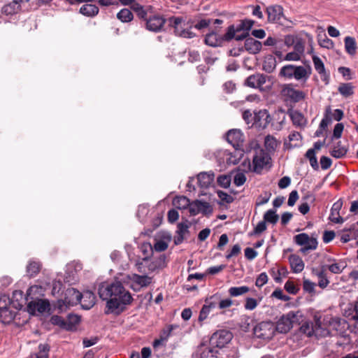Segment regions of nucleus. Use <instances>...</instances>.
Returning a JSON list of instances; mask_svg holds the SVG:
<instances>
[{
    "label": "nucleus",
    "mask_w": 358,
    "mask_h": 358,
    "mask_svg": "<svg viewBox=\"0 0 358 358\" xmlns=\"http://www.w3.org/2000/svg\"><path fill=\"white\" fill-rule=\"evenodd\" d=\"M98 294L102 300L106 301V314L120 315L133 301L131 293L118 280L101 284Z\"/></svg>",
    "instance_id": "f257e3e1"
},
{
    "label": "nucleus",
    "mask_w": 358,
    "mask_h": 358,
    "mask_svg": "<svg viewBox=\"0 0 358 358\" xmlns=\"http://www.w3.org/2000/svg\"><path fill=\"white\" fill-rule=\"evenodd\" d=\"M344 320L338 317H324L322 320V316L319 313H316L313 317L311 331L308 333L309 336L313 335L317 337H325L330 334L329 328L338 331L339 327Z\"/></svg>",
    "instance_id": "f03ea898"
},
{
    "label": "nucleus",
    "mask_w": 358,
    "mask_h": 358,
    "mask_svg": "<svg viewBox=\"0 0 358 358\" xmlns=\"http://www.w3.org/2000/svg\"><path fill=\"white\" fill-rule=\"evenodd\" d=\"M250 150L249 152L252 158V171L257 173H261L262 171L269 164L271 157L258 144L257 141H252L250 143Z\"/></svg>",
    "instance_id": "7ed1b4c3"
},
{
    "label": "nucleus",
    "mask_w": 358,
    "mask_h": 358,
    "mask_svg": "<svg viewBox=\"0 0 358 358\" xmlns=\"http://www.w3.org/2000/svg\"><path fill=\"white\" fill-rule=\"evenodd\" d=\"M312 69L310 66L307 67L287 64L283 66L280 71V76L287 79H295L303 83H306L311 75Z\"/></svg>",
    "instance_id": "20e7f679"
},
{
    "label": "nucleus",
    "mask_w": 358,
    "mask_h": 358,
    "mask_svg": "<svg viewBox=\"0 0 358 358\" xmlns=\"http://www.w3.org/2000/svg\"><path fill=\"white\" fill-rule=\"evenodd\" d=\"M169 26L173 29L174 34L185 38H192L195 34L192 31V23L180 16H173L168 19Z\"/></svg>",
    "instance_id": "39448f33"
},
{
    "label": "nucleus",
    "mask_w": 358,
    "mask_h": 358,
    "mask_svg": "<svg viewBox=\"0 0 358 358\" xmlns=\"http://www.w3.org/2000/svg\"><path fill=\"white\" fill-rule=\"evenodd\" d=\"M37 287H31L27 289L25 300L27 301V311L30 314H35L36 312L40 313H45L48 308L50 303L48 301L43 299H37L29 301V298L32 299L31 296V292L34 289H36Z\"/></svg>",
    "instance_id": "423d86ee"
},
{
    "label": "nucleus",
    "mask_w": 358,
    "mask_h": 358,
    "mask_svg": "<svg viewBox=\"0 0 358 358\" xmlns=\"http://www.w3.org/2000/svg\"><path fill=\"white\" fill-rule=\"evenodd\" d=\"M294 243L301 246L300 252L306 254L309 251L315 250L317 248L318 242L315 237L310 236L308 234L301 233L294 236Z\"/></svg>",
    "instance_id": "0eeeda50"
},
{
    "label": "nucleus",
    "mask_w": 358,
    "mask_h": 358,
    "mask_svg": "<svg viewBox=\"0 0 358 358\" xmlns=\"http://www.w3.org/2000/svg\"><path fill=\"white\" fill-rule=\"evenodd\" d=\"M298 322V313L290 311L280 317L277 322L275 329L278 332L285 334Z\"/></svg>",
    "instance_id": "6e6552de"
},
{
    "label": "nucleus",
    "mask_w": 358,
    "mask_h": 358,
    "mask_svg": "<svg viewBox=\"0 0 358 358\" xmlns=\"http://www.w3.org/2000/svg\"><path fill=\"white\" fill-rule=\"evenodd\" d=\"M232 337V334L229 330H219L211 336L210 343L217 348H222L231 341Z\"/></svg>",
    "instance_id": "1a4fd4ad"
},
{
    "label": "nucleus",
    "mask_w": 358,
    "mask_h": 358,
    "mask_svg": "<svg viewBox=\"0 0 358 358\" xmlns=\"http://www.w3.org/2000/svg\"><path fill=\"white\" fill-rule=\"evenodd\" d=\"M273 332L274 329L273 324L268 322H260L253 329L254 335L258 338L264 340L271 338L273 336Z\"/></svg>",
    "instance_id": "9d476101"
},
{
    "label": "nucleus",
    "mask_w": 358,
    "mask_h": 358,
    "mask_svg": "<svg viewBox=\"0 0 358 358\" xmlns=\"http://www.w3.org/2000/svg\"><path fill=\"white\" fill-rule=\"evenodd\" d=\"M281 94L294 103L303 100L306 96V94L303 91L295 90L290 84L283 85Z\"/></svg>",
    "instance_id": "9b49d317"
},
{
    "label": "nucleus",
    "mask_w": 358,
    "mask_h": 358,
    "mask_svg": "<svg viewBox=\"0 0 358 358\" xmlns=\"http://www.w3.org/2000/svg\"><path fill=\"white\" fill-rule=\"evenodd\" d=\"M83 269L82 264L73 261L68 264L66 266V276L64 281L69 284H73L78 280V273Z\"/></svg>",
    "instance_id": "f8f14e48"
},
{
    "label": "nucleus",
    "mask_w": 358,
    "mask_h": 358,
    "mask_svg": "<svg viewBox=\"0 0 358 358\" xmlns=\"http://www.w3.org/2000/svg\"><path fill=\"white\" fill-rule=\"evenodd\" d=\"M129 278L131 280V288L136 292L139 291L143 287H148L152 280V278L147 275H141L136 273L129 276Z\"/></svg>",
    "instance_id": "ddd939ff"
},
{
    "label": "nucleus",
    "mask_w": 358,
    "mask_h": 358,
    "mask_svg": "<svg viewBox=\"0 0 358 358\" xmlns=\"http://www.w3.org/2000/svg\"><path fill=\"white\" fill-rule=\"evenodd\" d=\"M313 62L314 68L317 73L320 75L322 81L327 85L330 82V74L326 70L324 64L322 59L317 55L313 56Z\"/></svg>",
    "instance_id": "4468645a"
},
{
    "label": "nucleus",
    "mask_w": 358,
    "mask_h": 358,
    "mask_svg": "<svg viewBox=\"0 0 358 358\" xmlns=\"http://www.w3.org/2000/svg\"><path fill=\"white\" fill-rule=\"evenodd\" d=\"M82 293L76 289L70 287L64 292L63 303L66 306H71L81 301Z\"/></svg>",
    "instance_id": "2eb2a0df"
},
{
    "label": "nucleus",
    "mask_w": 358,
    "mask_h": 358,
    "mask_svg": "<svg viewBox=\"0 0 358 358\" xmlns=\"http://www.w3.org/2000/svg\"><path fill=\"white\" fill-rule=\"evenodd\" d=\"M226 139L235 149L238 150L242 145L243 134L240 129H233L227 133Z\"/></svg>",
    "instance_id": "dca6fc26"
},
{
    "label": "nucleus",
    "mask_w": 358,
    "mask_h": 358,
    "mask_svg": "<svg viewBox=\"0 0 358 358\" xmlns=\"http://www.w3.org/2000/svg\"><path fill=\"white\" fill-rule=\"evenodd\" d=\"M166 266V257L165 255H160L155 257L152 259H148L147 266L149 273L158 272Z\"/></svg>",
    "instance_id": "f3484780"
},
{
    "label": "nucleus",
    "mask_w": 358,
    "mask_h": 358,
    "mask_svg": "<svg viewBox=\"0 0 358 358\" xmlns=\"http://www.w3.org/2000/svg\"><path fill=\"white\" fill-rule=\"evenodd\" d=\"M166 20L161 16L154 15L146 22V28L152 31L158 32L162 30Z\"/></svg>",
    "instance_id": "a211bd4d"
},
{
    "label": "nucleus",
    "mask_w": 358,
    "mask_h": 358,
    "mask_svg": "<svg viewBox=\"0 0 358 358\" xmlns=\"http://www.w3.org/2000/svg\"><path fill=\"white\" fill-rule=\"evenodd\" d=\"M266 81V76L264 74L256 73L248 77L245 85L252 88H261Z\"/></svg>",
    "instance_id": "6ab92c4d"
},
{
    "label": "nucleus",
    "mask_w": 358,
    "mask_h": 358,
    "mask_svg": "<svg viewBox=\"0 0 358 358\" xmlns=\"http://www.w3.org/2000/svg\"><path fill=\"white\" fill-rule=\"evenodd\" d=\"M282 7L278 5L269 6L266 8L268 20L271 22H280L283 16Z\"/></svg>",
    "instance_id": "aec40b11"
},
{
    "label": "nucleus",
    "mask_w": 358,
    "mask_h": 358,
    "mask_svg": "<svg viewBox=\"0 0 358 358\" xmlns=\"http://www.w3.org/2000/svg\"><path fill=\"white\" fill-rule=\"evenodd\" d=\"M343 206V201L339 199L336 201L331 207L329 220L334 223H343L344 219L340 216V210Z\"/></svg>",
    "instance_id": "412c9836"
},
{
    "label": "nucleus",
    "mask_w": 358,
    "mask_h": 358,
    "mask_svg": "<svg viewBox=\"0 0 358 358\" xmlns=\"http://www.w3.org/2000/svg\"><path fill=\"white\" fill-rule=\"evenodd\" d=\"M244 47L245 50L250 54L256 55L261 51L262 44L260 41L249 37L245 39Z\"/></svg>",
    "instance_id": "4be33fe9"
},
{
    "label": "nucleus",
    "mask_w": 358,
    "mask_h": 358,
    "mask_svg": "<svg viewBox=\"0 0 358 358\" xmlns=\"http://www.w3.org/2000/svg\"><path fill=\"white\" fill-rule=\"evenodd\" d=\"M95 295L91 291H86L82 293L81 301L80 302L83 308L90 309L95 304Z\"/></svg>",
    "instance_id": "5701e85b"
},
{
    "label": "nucleus",
    "mask_w": 358,
    "mask_h": 358,
    "mask_svg": "<svg viewBox=\"0 0 358 358\" xmlns=\"http://www.w3.org/2000/svg\"><path fill=\"white\" fill-rule=\"evenodd\" d=\"M213 172H202L198 174L197 180L199 186L202 188H208L214 180Z\"/></svg>",
    "instance_id": "b1692460"
},
{
    "label": "nucleus",
    "mask_w": 358,
    "mask_h": 358,
    "mask_svg": "<svg viewBox=\"0 0 358 358\" xmlns=\"http://www.w3.org/2000/svg\"><path fill=\"white\" fill-rule=\"evenodd\" d=\"M204 41L207 45L211 47L220 46L223 43L222 36H219L215 31H212L211 32L207 34L205 36Z\"/></svg>",
    "instance_id": "393cba45"
},
{
    "label": "nucleus",
    "mask_w": 358,
    "mask_h": 358,
    "mask_svg": "<svg viewBox=\"0 0 358 358\" xmlns=\"http://www.w3.org/2000/svg\"><path fill=\"white\" fill-rule=\"evenodd\" d=\"M289 262L294 273H299L303 270L304 263L299 256L296 255H291L289 257Z\"/></svg>",
    "instance_id": "a878e982"
},
{
    "label": "nucleus",
    "mask_w": 358,
    "mask_h": 358,
    "mask_svg": "<svg viewBox=\"0 0 358 358\" xmlns=\"http://www.w3.org/2000/svg\"><path fill=\"white\" fill-rule=\"evenodd\" d=\"M15 313L10 310L8 306L0 308V320L3 324H8L13 321Z\"/></svg>",
    "instance_id": "bb28decb"
},
{
    "label": "nucleus",
    "mask_w": 358,
    "mask_h": 358,
    "mask_svg": "<svg viewBox=\"0 0 358 358\" xmlns=\"http://www.w3.org/2000/svg\"><path fill=\"white\" fill-rule=\"evenodd\" d=\"M99 9L94 4H84L80 8V13L87 17H94L99 13Z\"/></svg>",
    "instance_id": "cd10ccee"
},
{
    "label": "nucleus",
    "mask_w": 358,
    "mask_h": 358,
    "mask_svg": "<svg viewBox=\"0 0 358 358\" xmlns=\"http://www.w3.org/2000/svg\"><path fill=\"white\" fill-rule=\"evenodd\" d=\"M345 49L350 55H355L357 52V45L355 38L351 36H346L344 38Z\"/></svg>",
    "instance_id": "c85d7f7f"
},
{
    "label": "nucleus",
    "mask_w": 358,
    "mask_h": 358,
    "mask_svg": "<svg viewBox=\"0 0 358 358\" xmlns=\"http://www.w3.org/2000/svg\"><path fill=\"white\" fill-rule=\"evenodd\" d=\"M280 143L271 135H267L264 138V146L268 152H275Z\"/></svg>",
    "instance_id": "c756f323"
},
{
    "label": "nucleus",
    "mask_w": 358,
    "mask_h": 358,
    "mask_svg": "<svg viewBox=\"0 0 358 358\" xmlns=\"http://www.w3.org/2000/svg\"><path fill=\"white\" fill-rule=\"evenodd\" d=\"M200 358H217V350L208 346H201L199 350Z\"/></svg>",
    "instance_id": "7c9ffc66"
},
{
    "label": "nucleus",
    "mask_w": 358,
    "mask_h": 358,
    "mask_svg": "<svg viewBox=\"0 0 358 358\" xmlns=\"http://www.w3.org/2000/svg\"><path fill=\"white\" fill-rule=\"evenodd\" d=\"M348 149L342 145L341 141L335 145L331 151V155L336 159L342 158L346 155Z\"/></svg>",
    "instance_id": "2f4dec72"
},
{
    "label": "nucleus",
    "mask_w": 358,
    "mask_h": 358,
    "mask_svg": "<svg viewBox=\"0 0 358 358\" xmlns=\"http://www.w3.org/2000/svg\"><path fill=\"white\" fill-rule=\"evenodd\" d=\"M347 266V264L343 261L332 260V262L327 266L329 271L333 273L338 274L342 273L343 269Z\"/></svg>",
    "instance_id": "473e14b6"
},
{
    "label": "nucleus",
    "mask_w": 358,
    "mask_h": 358,
    "mask_svg": "<svg viewBox=\"0 0 358 358\" xmlns=\"http://www.w3.org/2000/svg\"><path fill=\"white\" fill-rule=\"evenodd\" d=\"M41 265L39 262L30 260L27 266V273L29 277H34L41 270Z\"/></svg>",
    "instance_id": "72a5a7b5"
},
{
    "label": "nucleus",
    "mask_w": 358,
    "mask_h": 358,
    "mask_svg": "<svg viewBox=\"0 0 358 358\" xmlns=\"http://www.w3.org/2000/svg\"><path fill=\"white\" fill-rule=\"evenodd\" d=\"M189 204V199L185 196H176L173 200V205L178 209H186Z\"/></svg>",
    "instance_id": "f704fd0d"
},
{
    "label": "nucleus",
    "mask_w": 358,
    "mask_h": 358,
    "mask_svg": "<svg viewBox=\"0 0 358 358\" xmlns=\"http://www.w3.org/2000/svg\"><path fill=\"white\" fill-rule=\"evenodd\" d=\"M138 248L143 255V259L148 260L153 252L152 245L148 242H143L139 245Z\"/></svg>",
    "instance_id": "c9c22d12"
},
{
    "label": "nucleus",
    "mask_w": 358,
    "mask_h": 358,
    "mask_svg": "<svg viewBox=\"0 0 358 358\" xmlns=\"http://www.w3.org/2000/svg\"><path fill=\"white\" fill-rule=\"evenodd\" d=\"M250 291L248 286L243 285L241 287H231L229 289L228 292L231 297H238L242 296Z\"/></svg>",
    "instance_id": "e433bc0d"
},
{
    "label": "nucleus",
    "mask_w": 358,
    "mask_h": 358,
    "mask_svg": "<svg viewBox=\"0 0 358 358\" xmlns=\"http://www.w3.org/2000/svg\"><path fill=\"white\" fill-rule=\"evenodd\" d=\"M275 58L271 55L266 57L263 63V70L267 73H271L275 70Z\"/></svg>",
    "instance_id": "4c0bfd02"
},
{
    "label": "nucleus",
    "mask_w": 358,
    "mask_h": 358,
    "mask_svg": "<svg viewBox=\"0 0 358 358\" xmlns=\"http://www.w3.org/2000/svg\"><path fill=\"white\" fill-rule=\"evenodd\" d=\"M255 121H260L263 119V122L260 123V125L266 127L271 121V116L266 110H259L257 113H255L254 116Z\"/></svg>",
    "instance_id": "58836bf2"
},
{
    "label": "nucleus",
    "mask_w": 358,
    "mask_h": 358,
    "mask_svg": "<svg viewBox=\"0 0 358 358\" xmlns=\"http://www.w3.org/2000/svg\"><path fill=\"white\" fill-rule=\"evenodd\" d=\"M165 238H166V241L164 239L157 241L154 244V246H152L153 250L157 252H163L166 250L168 248L169 242L171 241V236L168 234Z\"/></svg>",
    "instance_id": "ea45409f"
},
{
    "label": "nucleus",
    "mask_w": 358,
    "mask_h": 358,
    "mask_svg": "<svg viewBox=\"0 0 358 358\" xmlns=\"http://www.w3.org/2000/svg\"><path fill=\"white\" fill-rule=\"evenodd\" d=\"M290 118L294 125L302 126L305 123L303 115L296 110L289 112Z\"/></svg>",
    "instance_id": "a19ab883"
},
{
    "label": "nucleus",
    "mask_w": 358,
    "mask_h": 358,
    "mask_svg": "<svg viewBox=\"0 0 358 358\" xmlns=\"http://www.w3.org/2000/svg\"><path fill=\"white\" fill-rule=\"evenodd\" d=\"M117 17L122 22H129L133 20L134 15L129 9L123 8L117 13Z\"/></svg>",
    "instance_id": "79ce46f5"
},
{
    "label": "nucleus",
    "mask_w": 358,
    "mask_h": 358,
    "mask_svg": "<svg viewBox=\"0 0 358 358\" xmlns=\"http://www.w3.org/2000/svg\"><path fill=\"white\" fill-rule=\"evenodd\" d=\"M50 347L48 344L41 343L38 345V352L33 354L31 358H48Z\"/></svg>",
    "instance_id": "37998d69"
},
{
    "label": "nucleus",
    "mask_w": 358,
    "mask_h": 358,
    "mask_svg": "<svg viewBox=\"0 0 358 358\" xmlns=\"http://www.w3.org/2000/svg\"><path fill=\"white\" fill-rule=\"evenodd\" d=\"M279 216L276 213V210L270 209L264 215V220L266 222L275 224L278 222Z\"/></svg>",
    "instance_id": "c03bdc74"
},
{
    "label": "nucleus",
    "mask_w": 358,
    "mask_h": 358,
    "mask_svg": "<svg viewBox=\"0 0 358 358\" xmlns=\"http://www.w3.org/2000/svg\"><path fill=\"white\" fill-rule=\"evenodd\" d=\"M254 20L250 19H245L241 20V22L237 25L238 31H244L249 33V31L254 25Z\"/></svg>",
    "instance_id": "a18cd8bd"
},
{
    "label": "nucleus",
    "mask_w": 358,
    "mask_h": 358,
    "mask_svg": "<svg viewBox=\"0 0 358 358\" xmlns=\"http://www.w3.org/2000/svg\"><path fill=\"white\" fill-rule=\"evenodd\" d=\"M237 26L235 27L234 25H230L227 29L226 33L222 36V38L223 41H230L233 38H234L236 33H238Z\"/></svg>",
    "instance_id": "49530a36"
},
{
    "label": "nucleus",
    "mask_w": 358,
    "mask_h": 358,
    "mask_svg": "<svg viewBox=\"0 0 358 358\" xmlns=\"http://www.w3.org/2000/svg\"><path fill=\"white\" fill-rule=\"evenodd\" d=\"M206 306H207L211 311L216 307H219V295L214 294L205 300Z\"/></svg>",
    "instance_id": "de8ad7c7"
},
{
    "label": "nucleus",
    "mask_w": 358,
    "mask_h": 358,
    "mask_svg": "<svg viewBox=\"0 0 358 358\" xmlns=\"http://www.w3.org/2000/svg\"><path fill=\"white\" fill-rule=\"evenodd\" d=\"M338 92L345 97L349 96L353 94V86L351 83H343L338 87Z\"/></svg>",
    "instance_id": "09e8293b"
},
{
    "label": "nucleus",
    "mask_w": 358,
    "mask_h": 358,
    "mask_svg": "<svg viewBox=\"0 0 358 358\" xmlns=\"http://www.w3.org/2000/svg\"><path fill=\"white\" fill-rule=\"evenodd\" d=\"M148 264V260H144L143 257H138L135 261V266L139 273H145L148 271L147 266Z\"/></svg>",
    "instance_id": "8fccbe9b"
},
{
    "label": "nucleus",
    "mask_w": 358,
    "mask_h": 358,
    "mask_svg": "<svg viewBox=\"0 0 358 358\" xmlns=\"http://www.w3.org/2000/svg\"><path fill=\"white\" fill-rule=\"evenodd\" d=\"M197 203L200 207V213L204 215H210L213 213V208L208 202L197 200Z\"/></svg>",
    "instance_id": "3c124183"
},
{
    "label": "nucleus",
    "mask_w": 358,
    "mask_h": 358,
    "mask_svg": "<svg viewBox=\"0 0 358 358\" xmlns=\"http://www.w3.org/2000/svg\"><path fill=\"white\" fill-rule=\"evenodd\" d=\"M30 0H13V4H9L4 7V11L7 13L8 14H12L15 12V8L13 9V6H17V9L19 8L20 4L23 3H28Z\"/></svg>",
    "instance_id": "603ef678"
},
{
    "label": "nucleus",
    "mask_w": 358,
    "mask_h": 358,
    "mask_svg": "<svg viewBox=\"0 0 358 358\" xmlns=\"http://www.w3.org/2000/svg\"><path fill=\"white\" fill-rule=\"evenodd\" d=\"M231 180V177L228 175H221L217 179V184L223 188H228L230 186Z\"/></svg>",
    "instance_id": "864d4df0"
},
{
    "label": "nucleus",
    "mask_w": 358,
    "mask_h": 358,
    "mask_svg": "<svg viewBox=\"0 0 358 358\" xmlns=\"http://www.w3.org/2000/svg\"><path fill=\"white\" fill-rule=\"evenodd\" d=\"M317 275L319 278L318 280V286L322 289H324L327 287L329 283V280L327 278L326 274L323 271H321L317 273Z\"/></svg>",
    "instance_id": "5fc2aeb1"
},
{
    "label": "nucleus",
    "mask_w": 358,
    "mask_h": 358,
    "mask_svg": "<svg viewBox=\"0 0 358 358\" xmlns=\"http://www.w3.org/2000/svg\"><path fill=\"white\" fill-rule=\"evenodd\" d=\"M318 42L320 45L325 48H331L333 46V41L328 38L325 34L323 36H319Z\"/></svg>",
    "instance_id": "6e6d98bb"
},
{
    "label": "nucleus",
    "mask_w": 358,
    "mask_h": 358,
    "mask_svg": "<svg viewBox=\"0 0 358 358\" xmlns=\"http://www.w3.org/2000/svg\"><path fill=\"white\" fill-rule=\"evenodd\" d=\"M294 44V51L299 54L301 56L303 55L304 52V42L300 39L297 38L296 41H293Z\"/></svg>",
    "instance_id": "4d7b16f0"
},
{
    "label": "nucleus",
    "mask_w": 358,
    "mask_h": 358,
    "mask_svg": "<svg viewBox=\"0 0 358 358\" xmlns=\"http://www.w3.org/2000/svg\"><path fill=\"white\" fill-rule=\"evenodd\" d=\"M80 322V316L74 314H69L67 318L68 329H71Z\"/></svg>",
    "instance_id": "13d9d810"
},
{
    "label": "nucleus",
    "mask_w": 358,
    "mask_h": 358,
    "mask_svg": "<svg viewBox=\"0 0 358 358\" xmlns=\"http://www.w3.org/2000/svg\"><path fill=\"white\" fill-rule=\"evenodd\" d=\"M315 283L311 282L308 279H304L303 282V288L306 292L309 294L315 293Z\"/></svg>",
    "instance_id": "bf43d9fd"
},
{
    "label": "nucleus",
    "mask_w": 358,
    "mask_h": 358,
    "mask_svg": "<svg viewBox=\"0 0 358 358\" xmlns=\"http://www.w3.org/2000/svg\"><path fill=\"white\" fill-rule=\"evenodd\" d=\"M257 305H258V302H257V299H255L254 298H251V297H248L245 299L244 308L245 310H252L255 308H256Z\"/></svg>",
    "instance_id": "052dcab7"
},
{
    "label": "nucleus",
    "mask_w": 358,
    "mask_h": 358,
    "mask_svg": "<svg viewBox=\"0 0 358 358\" xmlns=\"http://www.w3.org/2000/svg\"><path fill=\"white\" fill-rule=\"evenodd\" d=\"M246 181V176L245 173L242 172L237 173L234 178V183L235 185L240 187L243 185Z\"/></svg>",
    "instance_id": "680f3d73"
},
{
    "label": "nucleus",
    "mask_w": 358,
    "mask_h": 358,
    "mask_svg": "<svg viewBox=\"0 0 358 358\" xmlns=\"http://www.w3.org/2000/svg\"><path fill=\"white\" fill-rule=\"evenodd\" d=\"M268 281V276L266 273H260L255 281V285L261 287L264 285Z\"/></svg>",
    "instance_id": "e2e57ef3"
},
{
    "label": "nucleus",
    "mask_w": 358,
    "mask_h": 358,
    "mask_svg": "<svg viewBox=\"0 0 358 358\" xmlns=\"http://www.w3.org/2000/svg\"><path fill=\"white\" fill-rule=\"evenodd\" d=\"M63 287V283L60 279L55 280L52 283V293L53 295L58 294Z\"/></svg>",
    "instance_id": "0e129e2a"
},
{
    "label": "nucleus",
    "mask_w": 358,
    "mask_h": 358,
    "mask_svg": "<svg viewBox=\"0 0 358 358\" xmlns=\"http://www.w3.org/2000/svg\"><path fill=\"white\" fill-rule=\"evenodd\" d=\"M299 199V194L296 190H293L290 192L287 201L289 206H293Z\"/></svg>",
    "instance_id": "69168bd1"
},
{
    "label": "nucleus",
    "mask_w": 358,
    "mask_h": 358,
    "mask_svg": "<svg viewBox=\"0 0 358 358\" xmlns=\"http://www.w3.org/2000/svg\"><path fill=\"white\" fill-rule=\"evenodd\" d=\"M188 208L191 215H196L200 213V207L197 203V200L190 203Z\"/></svg>",
    "instance_id": "338daca9"
},
{
    "label": "nucleus",
    "mask_w": 358,
    "mask_h": 358,
    "mask_svg": "<svg viewBox=\"0 0 358 358\" xmlns=\"http://www.w3.org/2000/svg\"><path fill=\"white\" fill-rule=\"evenodd\" d=\"M331 164H332V162L329 157H326V156L321 157L320 164H321V168L323 170L328 169L331 166Z\"/></svg>",
    "instance_id": "774afa93"
}]
</instances>
